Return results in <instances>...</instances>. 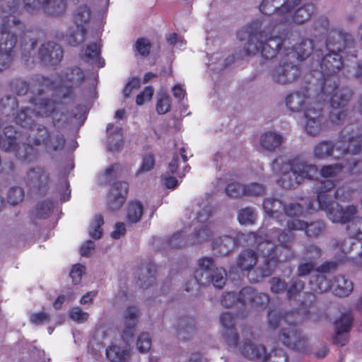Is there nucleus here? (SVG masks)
Returning <instances> with one entry per match:
<instances>
[{
    "label": "nucleus",
    "instance_id": "nucleus-39",
    "mask_svg": "<svg viewBox=\"0 0 362 362\" xmlns=\"http://www.w3.org/2000/svg\"><path fill=\"white\" fill-rule=\"evenodd\" d=\"M257 262V257L251 250L243 252L238 259V266L241 270H250Z\"/></svg>",
    "mask_w": 362,
    "mask_h": 362
},
{
    "label": "nucleus",
    "instance_id": "nucleus-34",
    "mask_svg": "<svg viewBox=\"0 0 362 362\" xmlns=\"http://www.w3.org/2000/svg\"><path fill=\"white\" fill-rule=\"evenodd\" d=\"M90 9L87 5L79 6L73 15V22L76 27H86L90 17Z\"/></svg>",
    "mask_w": 362,
    "mask_h": 362
},
{
    "label": "nucleus",
    "instance_id": "nucleus-53",
    "mask_svg": "<svg viewBox=\"0 0 362 362\" xmlns=\"http://www.w3.org/2000/svg\"><path fill=\"white\" fill-rule=\"evenodd\" d=\"M35 78L36 76L32 79L30 84L25 81L17 80L14 83L16 94L18 95H24L29 90L32 92V85L35 82Z\"/></svg>",
    "mask_w": 362,
    "mask_h": 362
},
{
    "label": "nucleus",
    "instance_id": "nucleus-47",
    "mask_svg": "<svg viewBox=\"0 0 362 362\" xmlns=\"http://www.w3.org/2000/svg\"><path fill=\"white\" fill-rule=\"evenodd\" d=\"M315 282L316 286L313 287V290L315 291L324 292L329 289L332 290V284L329 283V279H328L327 276L322 273L319 274L317 276Z\"/></svg>",
    "mask_w": 362,
    "mask_h": 362
},
{
    "label": "nucleus",
    "instance_id": "nucleus-59",
    "mask_svg": "<svg viewBox=\"0 0 362 362\" xmlns=\"http://www.w3.org/2000/svg\"><path fill=\"white\" fill-rule=\"evenodd\" d=\"M255 298L256 296L255 295L253 289L252 288L247 287L240 291L238 300L244 303L252 301L256 302Z\"/></svg>",
    "mask_w": 362,
    "mask_h": 362
},
{
    "label": "nucleus",
    "instance_id": "nucleus-7",
    "mask_svg": "<svg viewBox=\"0 0 362 362\" xmlns=\"http://www.w3.org/2000/svg\"><path fill=\"white\" fill-rule=\"evenodd\" d=\"M40 8L44 12L50 16H59L62 14L66 8V0H43L41 3L40 0H23V6L21 8L20 0H13L11 5L8 6V16H14L15 14H19L22 10H25L28 13H33Z\"/></svg>",
    "mask_w": 362,
    "mask_h": 362
},
{
    "label": "nucleus",
    "instance_id": "nucleus-18",
    "mask_svg": "<svg viewBox=\"0 0 362 362\" xmlns=\"http://www.w3.org/2000/svg\"><path fill=\"white\" fill-rule=\"evenodd\" d=\"M63 54L62 47L54 42L43 43L39 49L40 61L45 65H57L62 61Z\"/></svg>",
    "mask_w": 362,
    "mask_h": 362
},
{
    "label": "nucleus",
    "instance_id": "nucleus-25",
    "mask_svg": "<svg viewBox=\"0 0 362 362\" xmlns=\"http://www.w3.org/2000/svg\"><path fill=\"white\" fill-rule=\"evenodd\" d=\"M24 25L14 16H4L2 23L0 25V36L7 39L9 36L18 31H23Z\"/></svg>",
    "mask_w": 362,
    "mask_h": 362
},
{
    "label": "nucleus",
    "instance_id": "nucleus-60",
    "mask_svg": "<svg viewBox=\"0 0 362 362\" xmlns=\"http://www.w3.org/2000/svg\"><path fill=\"white\" fill-rule=\"evenodd\" d=\"M100 54V48L95 42L90 43L86 46L84 56L87 59H94L98 57Z\"/></svg>",
    "mask_w": 362,
    "mask_h": 362
},
{
    "label": "nucleus",
    "instance_id": "nucleus-16",
    "mask_svg": "<svg viewBox=\"0 0 362 362\" xmlns=\"http://www.w3.org/2000/svg\"><path fill=\"white\" fill-rule=\"evenodd\" d=\"M22 33L25 35V30L15 32L7 39L0 36V72H3L11 67L14 56V47L17 43V35Z\"/></svg>",
    "mask_w": 362,
    "mask_h": 362
},
{
    "label": "nucleus",
    "instance_id": "nucleus-64",
    "mask_svg": "<svg viewBox=\"0 0 362 362\" xmlns=\"http://www.w3.org/2000/svg\"><path fill=\"white\" fill-rule=\"evenodd\" d=\"M351 231L355 238H362V218H356L351 226Z\"/></svg>",
    "mask_w": 362,
    "mask_h": 362
},
{
    "label": "nucleus",
    "instance_id": "nucleus-40",
    "mask_svg": "<svg viewBox=\"0 0 362 362\" xmlns=\"http://www.w3.org/2000/svg\"><path fill=\"white\" fill-rule=\"evenodd\" d=\"M144 213V208L139 201H132L129 204L127 209V221L134 223L138 222Z\"/></svg>",
    "mask_w": 362,
    "mask_h": 362
},
{
    "label": "nucleus",
    "instance_id": "nucleus-38",
    "mask_svg": "<svg viewBox=\"0 0 362 362\" xmlns=\"http://www.w3.org/2000/svg\"><path fill=\"white\" fill-rule=\"evenodd\" d=\"M213 247L218 250L221 255H226L234 248L235 241L230 236L220 237L213 242Z\"/></svg>",
    "mask_w": 362,
    "mask_h": 362
},
{
    "label": "nucleus",
    "instance_id": "nucleus-29",
    "mask_svg": "<svg viewBox=\"0 0 362 362\" xmlns=\"http://www.w3.org/2000/svg\"><path fill=\"white\" fill-rule=\"evenodd\" d=\"M307 102L306 95L300 93H293L286 98L287 107L293 112H299L303 110Z\"/></svg>",
    "mask_w": 362,
    "mask_h": 362
},
{
    "label": "nucleus",
    "instance_id": "nucleus-15",
    "mask_svg": "<svg viewBox=\"0 0 362 362\" xmlns=\"http://www.w3.org/2000/svg\"><path fill=\"white\" fill-rule=\"evenodd\" d=\"M86 80V74L79 66L67 68L60 76L61 83L66 86V91L62 94L61 99L65 100L71 98L74 88L80 86Z\"/></svg>",
    "mask_w": 362,
    "mask_h": 362
},
{
    "label": "nucleus",
    "instance_id": "nucleus-2",
    "mask_svg": "<svg viewBox=\"0 0 362 362\" xmlns=\"http://www.w3.org/2000/svg\"><path fill=\"white\" fill-rule=\"evenodd\" d=\"M247 36L248 40L244 48L247 55L260 52L265 59H271L281 48L280 39L274 37L266 29L261 30L259 22H253L238 33V37L240 40H244Z\"/></svg>",
    "mask_w": 362,
    "mask_h": 362
},
{
    "label": "nucleus",
    "instance_id": "nucleus-56",
    "mask_svg": "<svg viewBox=\"0 0 362 362\" xmlns=\"http://www.w3.org/2000/svg\"><path fill=\"white\" fill-rule=\"evenodd\" d=\"M211 216V209L208 206H205L197 214L193 223L197 224H209L208 220Z\"/></svg>",
    "mask_w": 362,
    "mask_h": 362
},
{
    "label": "nucleus",
    "instance_id": "nucleus-62",
    "mask_svg": "<svg viewBox=\"0 0 362 362\" xmlns=\"http://www.w3.org/2000/svg\"><path fill=\"white\" fill-rule=\"evenodd\" d=\"M341 168L339 165L325 166L321 170V174L324 177H333L338 175Z\"/></svg>",
    "mask_w": 362,
    "mask_h": 362
},
{
    "label": "nucleus",
    "instance_id": "nucleus-50",
    "mask_svg": "<svg viewBox=\"0 0 362 362\" xmlns=\"http://www.w3.org/2000/svg\"><path fill=\"white\" fill-rule=\"evenodd\" d=\"M136 346L140 352L148 351L151 346V338L149 334L147 332L141 333L137 339Z\"/></svg>",
    "mask_w": 362,
    "mask_h": 362
},
{
    "label": "nucleus",
    "instance_id": "nucleus-26",
    "mask_svg": "<svg viewBox=\"0 0 362 362\" xmlns=\"http://www.w3.org/2000/svg\"><path fill=\"white\" fill-rule=\"evenodd\" d=\"M287 226L290 230H303L305 228V232L309 236L318 235L322 230V226L320 223H313L310 225L303 221L293 217L287 221Z\"/></svg>",
    "mask_w": 362,
    "mask_h": 362
},
{
    "label": "nucleus",
    "instance_id": "nucleus-5",
    "mask_svg": "<svg viewBox=\"0 0 362 362\" xmlns=\"http://www.w3.org/2000/svg\"><path fill=\"white\" fill-rule=\"evenodd\" d=\"M54 88V82L42 75L36 76L35 82L32 85L33 97L30 103L33 107V110H30V115L36 117H48L51 116L57 109V103L48 98L41 96L49 90Z\"/></svg>",
    "mask_w": 362,
    "mask_h": 362
},
{
    "label": "nucleus",
    "instance_id": "nucleus-44",
    "mask_svg": "<svg viewBox=\"0 0 362 362\" xmlns=\"http://www.w3.org/2000/svg\"><path fill=\"white\" fill-rule=\"evenodd\" d=\"M346 100H341V95L338 93L334 94L331 99V105L334 108V110L331 113V119L335 122L336 120L341 119V117L344 115V113L338 110L345 104Z\"/></svg>",
    "mask_w": 362,
    "mask_h": 362
},
{
    "label": "nucleus",
    "instance_id": "nucleus-61",
    "mask_svg": "<svg viewBox=\"0 0 362 362\" xmlns=\"http://www.w3.org/2000/svg\"><path fill=\"white\" fill-rule=\"evenodd\" d=\"M171 107L170 97L165 93H160V114L170 111Z\"/></svg>",
    "mask_w": 362,
    "mask_h": 362
},
{
    "label": "nucleus",
    "instance_id": "nucleus-58",
    "mask_svg": "<svg viewBox=\"0 0 362 362\" xmlns=\"http://www.w3.org/2000/svg\"><path fill=\"white\" fill-rule=\"evenodd\" d=\"M188 239L185 238V232L181 231L175 233L170 238V243L173 247H182L185 246Z\"/></svg>",
    "mask_w": 362,
    "mask_h": 362
},
{
    "label": "nucleus",
    "instance_id": "nucleus-46",
    "mask_svg": "<svg viewBox=\"0 0 362 362\" xmlns=\"http://www.w3.org/2000/svg\"><path fill=\"white\" fill-rule=\"evenodd\" d=\"M256 219V213L251 208H245L238 213V221L240 224H252Z\"/></svg>",
    "mask_w": 362,
    "mask_h": 362
},
{
    "label": "nucleus",
    "instance_id": "nucleus-3",
    "mask_svg": "<svg viewBox=\"0 0 362 362\" xmlns=\"http://www.w3.org/2000/svg\"><path fill=\"white\" fill-rule=\"evenodd\" d=\"M272 170L281 177L278 180L284 188L294 187L305 178L312 179L317 175L315 165H308L300 158L290 162L285 157H279L272 163Z\"/></svg>",
    "mask_w": 362,
    "mask_h": 362
},
{
    "label": "nucleus",
    "instance_id": "nucleus-55",
    "mask_svg": "<svg viewBox=\"0 0 362 362\" xmlns=\"http://www.w3.org/2000/svg\"><path fill=\"white\" fill-rule=\"evenodd\" d=\"M86 267L80 264H75L72 267L69 276L74 284H78L81 282Z\"/></svg>",
    "mask_w": 362,
    "mask_h": 362
},
{
    "label": "nucleus",
    "instance_id": "nucleus-54",
    "mask_svg": "<svg viewBox=\"0 0 362 362\" xmlns=\"http://www.w3.org/2000/svg\"><path fill=\"white\" fill-rule=\"evenodd\" d=\"M137 52L143 57H147L151 51V45L148 40L141 37L136 42Z\"/></svg>",
    "mask_w": 362,
    "mask_h": 362
},
{
    "label": "nucleus",
    "instance_id": "nucleus-22",
    "mask_svg": "<svg viewBox=\"0 0 362 362\" xmlns=\"http://www.w3.org/2000/svg\"><path fill=\"white\" fill-rule=\"evenodd\" d=\"M213 230L210 224L193 223V232L189 235V243L199 245L211 240Z\"/></svg>",
    "mask_w": 362,
    "mask_h": 362
},
{
    "label": "nucleus",
    "instance_id": "nucleus-52",
    "mask_svg": "<svg viewBox=\"0 0 362 362\" xmlns=\"http://www.w3.org/2000/svg\"><path fill=\"white\" fill-rule=\"evenodd\" d=\"M69 317L77 323H83L88 320L89 315L79 307H75L69 310Z\"/></svg>",
    "mask_w": 362,
    "mask_h": 362
},
{
    "label": "nucleus",
    "instance_id": "nucleus-37",
    "mask_svg": "<svg viewBox=\"0 0 362 362\" xmlns=\"http://www.w3.org/2000/svg\"><path fill=\"white\" fill-rule=\"evenodd\" d=\"M18 107V103L15 97L5 95L0 99V110L6 117L14 115Z\"/></svg>",
    "mask_w": 362,
    "mask_h": 362
},
{
    "label": "nucleus",
    "instance_id": "nucleus-42",
    "mask_svg": "<svg viewBox=\"0 0 362 362\" xmlns=\"http://www.w3.org/2000/svg\"><path fill=\"white\" fill-rule=\"evenodd\" d=\"M276 0H263L260 4L259 9L262 13L266 15L274 14V19L281 23V15L278 12V8H275L274 4ZM286 0H281V4H284Z\"/></svg>",
    "mask_w": 362,
    "mask_h": 362
},
{
    "label": "nucleus",
    "instance_id": "nucleus-6",
    "mask_svg": "<svg viewBox=\"0 0 362 362\" xmlns=\"http://www.w3.org/2000/svg\"><path fill=\"white\" fill-rule=\"evenodd\" d=\"M291 239L289 233L276 230L269 237L267 234L260 233L256 238L258 244V250L264 259L265 268L262 269V276H267L271 274L276 265V260L272 255L276 243L281 245H286Z\"/></svg>",
    "mask_w": 362,
    "mask_h": 362
},
{
    "label": "nucleus",
    "instance_id": "nucleus-30",
    "mask_svg": "<svg viewBox=\"0 0 362 362\" xmlns=\"http://www.w3.org/2000/svg\"><path fill=\"white\" fill-rule=\"evenodd\" d=\"M53 209V204L50 200H44L37 203L36 207L30 212V218L36 219L47 218Z\"/></svg>",
    "mask_w": 362,
    "mask_h": 362
},
{
    "label": "nucleus",
    "instance_id": "nucleus-10",
    "mask_svg": "<svg viewBox=\"0 0 362 362\" xmlns=\"http://www.w3.org/2000/svg\"><path fill=\"white\" fill-rule=\"evenodd\" d=\"M269 323L272 329L280 326L284 327L281 330V339L288 346L296 349L300 352H305L308 349L307 339L298 334L291 325H287L286 320L283 319L276 312H272L269 314Z\"/></svg>",
    "mask_w": 362,
    "mask_h": 362
},
{
    "label": "nucleus",
    "instance_id": "nucleus-43",
    "mask_svg": "<svg viewBox=\"0 0 362 362\" xmlns=\"http://www.w3.org/2000/svg\"><path fill=\"white\" fill-rule=\"evenodd\" d=\"M103 224V216L101 214L95 215L90 224L89 235L93 239L100 238L103 234L101 227Z\"/></svg>",
    "mask_w": 362,
    "mask_h": 362
},
{
    "label": "nucleus",
    "instance_id": "nucleus-57",
    "mask_svg": "<svg viewBox=\"0 0 362 362\" xmlns=\"http://www.w3.org/2000/svg\"><path fill=\"white\" fill-rule=\"evenodd\" d=\"M153 95V88L151 86H146L136 95V103L138 105H143L145 101L150 100Z\"/></svg>",
    "mask_w": 362,
    "mask_h": 362
},
{
    "label": "nucleus",
    "instance_id": "nucleus-14",
    "mask_svg": "<svg viewBox=\"0 0 362 362\" xmlns=\"http://www.w3.org/2000/svg\"><path fill=\"white\" fill-rule=\"evenodd\" d=\"M27 185L40 194H45L52 182L50 174L43 167L30 168L27 171Z\"/></svg>",
    "mask_w": 362,
    "mask_h": 362
},
{
    "label": "nucleus",
    "instance_id": "nucleus-27",
    "mask_svg": "<svg viewBox=\"0 0 362 362\" xmlns=\"http://www.w3.org/2000/svg\"><path fill=\"white\" fill-rule=\"evenodd\" d=\"M241 353L250 358H259L263 361H267L265 349L262 345H255L250 341H245L240 346Z\"/></svg>",
    "mask_w": 362,
    "mask_h": 362
},
{
    "label": "nucleus",
    "instance_id": "nucleus-13",
    "mask_svg": "<svg viewBox=\"0 0 362 362\" xmlns=\"http://www.w3.org/2000/svg\"><path fill=\"white\" fill-rule=\"evenodd\" d=\"M179 163L180 157L178 155H175L168 163L166 170L161 178V185L164 189L170 191L175 189L185 176L186 173L189 171V167L186 165L183 167L182 171L178 172L177 175L175 176L174 174L177 172Z\"/></svg>",
    "mask_w": 362,
    "mask_h": 362
},
{
    "label": "nucleus",
    "instance_id": "nucleus-63",
    "mask_svg": "<svg viewBox=\"0 0 362 362\" xmlns=\"http://www.w3.org/2000/svg\"><path fill=\"white\" fill-rule=\"evenodd\" d=\"M337 246L339 249L342 251L344 253H348L350 252L349 246H351L354 249L360 250L362 249V244L359 242L352 243L350 239L344 240L340 244H338Z\"/></svg>",
    "mask_w": 362,
    "mask_h": 362
},
{
    "label": "nucleus",
    "instance_id": "nucleus-4",
    "mask_svg": "<svg viewBox=\"0 0 362 362\" xmlns=\"http://www.w3.org/2000/svg\"><path fill=\"white\" fill-rule=\"evenodd\" d=\"M322 185V190L317 193V200L310 202L309 209H320L324 211L328 219L332 223L344 224L349 222L357 214V207L354 204L343 206L332 200V196L326 192V190L334 186L330 180L325 181Z\"/></svg>",
    "mask_w": 362,
    "mask_h": 362
},
{
    "label": "nucleus",
    "instance_id": "nucleus-12",
    "mask_svg": "<svg viewBox=\"0 0 362 362\" xmlns=\"http://www.w3.org/2000/svg\"><path fill=\"white\" fill-rule=\"evenodd\" d=\"M263 207L267 215L279 221L287 222L290 218L302 214L301 207L298 204H291L285 208L281 201L274 199H265Z\"/></svg>",
    "mask_w": 362,
    "mask_h": 362
},
{
    "label": "nucleus",
    "instance_id": "nucleus-33",
    "mask_svg": "<svg viewBox=\"0 0 362 362\" xmlns=\"http://www.w3.org/2000/svg\"><path fill=\"white\" fill-rule=\"evenodd\" d=\"M105 354L110 362H126L129 356L127 350L121 349L119 346L114 344L106 348Z\"/></svg>",
    "mask_w": 362,
    "mask_h": 362
},
{
    "label": "nucleus",
    "instance_id": "nucleus-19",
    "mask_svg": "<svg viewBox=\"0 0 362 362\" xmlns=\"http://www.w3.org/2000/svg\"><path fill=\"white\" fill-rule=\"evenodd\" d=\"M298 74V69L291 62L280 63L271 71L272 80L279 84H286L293 81Z\"/></svg>",
    "mask_w": 362,
    "mask_h": 362
},
{
    "label": "nucleus",
    "instance_id": "nucleus-9",
    "mask_svg": "<svg viewBox=\"0 0 362 362\" xmlns=\"http://www.w3.org/2000/svg\"><path fill=\"white\" fill-rule=\"evenodd\" d=\"M300 0H286L281 4V0H276L274 6L278 8L281 15V23H294L301 24L308 21L315 11V6L311 4L299 6Z\"/></svg>",
    "mask_w": 362,
    "mask_h": 362
},
{
    "label": "nucleus",
    "instance_id": "nucleus-41",
    "mask_svg": "<svg viewBox=\"0 0 362 362\" xmlns=\"http://www.w3.org/2000/svg\"><path fill=\"white\" fill-rule=\"evenodd\" d=\"M226 272L223 268H216L209 279H204L202 284H212L214 287L221 288L226 283Z\"/></svg>",
    "mask_w": 362,
    "mask_h": 362
},
{
    "label": "nucleus",
    "instance_id": "nucleus-1",
    "mask_svg": "<svg viewBox=\"0 0 362 362\" xmlns=\"http://www.w3.org/2000/svg\"><path fill=\"white\" fill-rule=\"evenodd\" d=\"M30 108H22L15 116V123L23 129L30 131L27 140L21 146L17 140L20 132L13 126H6L0 134V148L6 152H13L15 156L21 162L30 163L37 161L39 157L38 146L45 142L46 147L53 151L64 148L65 139L64 135L58 134L54 140H47L49 133L47 127L35 122L33 116L30 115Z\"/></svg>",
    "mask_w": 362,
    "mask_h": 362
},
{
    "label": "nucleus",
    "instance_id": "nucleus-32",
    "mask_svg": "<svg viewBox=\"0 0 362 362\" xmlns=\"http://www.w3.org/2000/svg\"><path fill=\"white\" fill-rule=\"evenodd\" d=\"M313 49V42L310 40H303L296 48L288 53L289 59L296 57L303 60L308 57Z\"/></svg>",
    "mask_w": 362,
    "mask_h": 362
},
{
    "label": "nucleus",
    "instance_id": "nucleus-20",
    "mask_svg": "<svg viewBox=\"0 0 362 362\" xmlns=\"http://www.w3.org/2000/svg\"><path fill=\"white\" fill-rule=\"evenodd\" d=\"M214 259L209 257H202L197 260V267L194 272L195 281L200 284L204 279H209L210 274L215 270Z\"/></svg>",
    "mask_w": 362,
    "mask_h": 362
},
{
    "label": "nucleus",
    "instance_id": "nucleus-23",
    "mask_svg": "<svg viewBox=\"0 0 362 362\" xmlns=\"http://www.w3.org/2000/svg\"><path fill=\"white\" fill-rule=\"evenodd\" d=\"M305 129L310 135H316L321 131L320 112L313 107L305 109Z\"/></svg>",
    "mask_w": 362,
    "mask_h": 362
},
{
    "label": "nucleus",
    "instance_id": "nucleus-51",
    "mask_svg": "<svg viewBox=\"0 0 362 362\" xmlns=\"http://www.w3.org/2000/svg\"><path fill=\"white\" fill-rule=\"evenodd\" d=\"M226 194L232 197L244 195L246 193V187L240 183H230L226 188Z\"/></svg>",
    "mask_w": 362,
    "mask_h": 362
},
{
    "label": "nucleus",
    "instance_id": "nucleus-36",
    "mask_svg": "<svg viewBox=\"0 0 362 362\" xmlns=\"http://www.w3.org/2000/svg\"><path fill=\"white\" fill-rule=\"evenodd\" d=\"M87 29L86 27H76L70 28L66 35V40L71 46L76 47L83 43L86 39Z\"/></svg>",
    "mask_w": 362,
    "mask_h": 362
},
{
    "label": "nucleus",
    "instance_id": "nucleus-45",
    "mask_svg": "<svg viewBox=\"0 0 362 362\" xmlns=\"http://www.w3.org/2000/svg\"><path fill=\"white\" fill-rule=\"evenodd\" d=\"M24 198V191L21 187H12L7 194V201L11 205H16Z\"/></svg>",
    "mask_w": 362,
    "mask_h": 362
},
{
    "label": "nucleus",
    "instance_id": "nucleus-49",
    "mask_svg": "<svg viewBox=\"0 0 362 362\" xmlns=\"http://www.w3.org/2000/svg\"><path fill=\"white\" fill-rule=\"evenodd\" d=\"M37 45L35 39H30L28 41L24 37L21 39V49L22 51L23 57H29L30 53L33 51Z\"/></svg>",
    "mask_w": 362,
    "mask_h": 362
},
{
    "label": "nucleus",
    "instance_id": "nucleus-11",
    "mask_svg": "<svg viewBox=\"0 0 362 362\" xmlns=\"http://www.w3.org/2000/svg\"><path fill=\"white\" fill-rule=\"evenodd\" d=\"M344 141H337L334 146L329 142H321L314 148L315 158L323 159L329 156L339 158L345 152L356 153L362 148V136L353 138L348 141L349 144L345 146Z\"/></svg>",
    "mask_w": 362,
    "mask_h": 362
},
{
    "label": "nucleus",
    "instance_id": "nucleus-21",
    "mask_svg": "<svg viewBox=\"0 0 362 362\" xmlns=\"http://www.w3.org/2000/svg\"><path fill=\"white\" fill-rule=\"evenodd\" d=\"M138 315L139 310L136 306L127 307L124 313L125 327L122 334L123 340L127 343L134 337Z\"/></svg>",
    "mask_w": 362,
    "mask_h": 362
},
{
    "label": "nucleus",
    "instance_id": "nucleus-17",
    "mask_svg": "<svg viewBox=\"0 0 362 362\" xmlns=\"http://www.w3.org/2000/svg\"><path fill=\"white\" fill-rule=\"evenodd\" d=\"M129 192V184L117 181L111 186L107 196L108 208L112 211L119 210L124 204Z\"/></svg>",
    "mask_w": 362,
    "mask_h": 362
},
{
    "label": "nucleus",
    "instance_id": "nucleus-8",
    "mask_svg": "<svg viewBox=\"0 0 362 362\" xmlns=\"http://www.w3.org/2000/svg\"><path fill=\"white\" fill-rule=\"evenodd\" d=\"M341 39L339 33H332L327 43L329 53L323 57L321 63L316 62L313 64V71H319L323 75H332L340 70L342 62L338 52L341 49Z\"/></svg>",
    "mask_w": 362,
    "mask_h": 362
},
{
    "label": "nucleus",
    "instance_id": "nucleus-28",
    "mask_svg": "<svg viewBox=\"0 0 362 362\" xmlns=\"http://www.w3.org/2000/svg\"><path fill=\"white\" fill-rule=\"evenodd\" d=\"M353 289V284L351 281L344 276H337L332 283V291L338 296H348Z\"/></svg>",
    "mask_w": 362,
    "mask_h": 362
},
{
    "label": "nucleus",
    "instance_id": "nucleus-24",
    "mask_svg": "<svg viewBox=\"0 0 362 362\" xmlns=\"http://www.w3.org/2000/svg\"><path fill=\"white\" fill-rule=\"evenodd\" d=\"M284 142V137L276 132L268 131L259 137V146L267 151H274Z\"/></svg>",
    "mask_w": 362,
    "mask_h": 362
},
{
    "label": "nucleus",
    "instance_id": "nucleus-48",
    "mask_svg": "<svg viewBox=\"0 0 362 362\" xmlns=\"http://www.w3.org/2000/svg\"><path fill=\"white\" fill-rule=\"evenodd\" d=\"M352 317L350 314L346 313L343 315L336 322V330L338 334H341L349 330Z\"/></svg>",
    "mask_w": 362,
    "mask_h": 362
},
{
    "label": "nucleus",
    "instance_id": "nucleus-35",
    "mask_svg": "<svg viewBox=\"0 0 362 362\" xmlns=\"http://www.w3.org/2000/svg\"><path fill=\"white\" fill-rule=\"evenodd\" d=\"M87 29L86 27H76L70 28L66 35V40L71 46L76 47L83 43L86 39Z\"/></svg>",
    "mask_w": 362,
    "mask_h": 362
},
{
    "label": "nucleus",
    "instance_id": "nucleus-31",
    "mask_svg": "<svg viewBox=\"0 0 362 362\" xmlns=\"http://www.w3.org/2000/svg\"><path fill=\"white\" fill-rule=\"evenodd\" d=\"M222 325L227 329L225 337L229 344L236 345L237 334L233 329V317L228 313H223L220 318Z\"/></svg>",
    "mask_w": 362,
    "mask_h": 362
}]
</instances>
